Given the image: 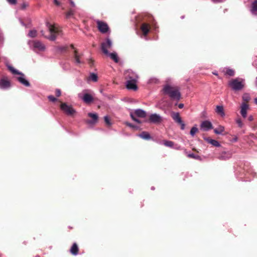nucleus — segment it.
Wrapping results in <instances>:
<instances>
[{
    "label": "nucleus",
    "mask_w": 257,
    "mask_h": 257,
    "mask_svg": "<svg viewBox=\"0 0 257 257\" xmlns=\"http://www.w3.org/2000/svg\"><path fill=\"white\" fill-rule=\"evenodd\" d=\"M41 33L42 34V35L43 36H44V31H43V30L41 31Z\"/></svg>",
    "instance_id": "obj_50"
},
{
    "label": "nucleus",
    "mask_w": 257,
    "mask_h": 257,
    "mask_svg": "<svg viewBox=\"0 0 257 257\" xmlns=\"http://www.w3.org/2000/svg\"><path fill=\"white\" fill-rule=\"evenodd\" d=\"M56 49V51L57 52H67L68 51V46L65 45V46H57Z\"/></svg>",
    "instance_id": "obj_24"
},
{
    "label": "nucleus",
    "mask_w": 257,
    "mask_h": 257,
    "mask_svg": "<svg viewBox=\"0 0 257 257\" xmlns=\"http://www.w3.org/2000/svg\"><path fill=\"white\" fill-rule=\"evenodd\" d=\"M107 55H109L110 58L113 60L115 63H118L119 61L118 57L116 53H109Z\"/></svg>",
    "instance_id": "obj_25"
},
{
    "label": "nucleus",
    "mask_w": 257,
    "mask_h": 257,
    "mask_svg": "<svg viewBox=\"0 0 257 257\" xmlns=\"http://www.w3.org/2000/svg\"><path fill=\"white\" fill-rule=\"evenodd\" d=\"M228 85L232 90L234 91H239L244 87V83L243 79L239 78H236L229 81L228 82Z\"/></svg>",
    "instance_id": "obj_2"
},
{
    "label": "nucleus",
    "mask_w": 257,
    "mask_h": 257,
    "mask_svg": "<svg viewBox=\"0 0 257 257\" xmlns=\"http://www.w3.org/2000/svg\"><path fill=\"white\" fill-rule=\"evenodd\" d=\"M9 70L14 74H18V75H21L22 76H24V74L22 73L21 72H20L17 70L15 69L13 67L11 66H8Z\"/></svg>",
    "instance_id": "obj_28"
},
{
    "label": "nucleus",
    "mask_w": 257,
    "mask_h": 257,
    "mask_svg": "<svg viewBox=\"0 0 257 257\" xmlns=\"http://www.w3.org/2000/svg\"><path fill=\"white\" fill-rule=\"evenodd\" d=\"M61 109L67 115L73 116L75 113V110L70 105H68L66 103L61 102Z\"/></svg>",
    "instance_id": "obj_4"
},
{
    "label": "nucleus",
    "mask_w": 257,
    "mask_h": 257,
    "mask_svg": "<svg viewBox=\"0 0 257 257\" xmlns=\"http://www.w3.org/2000/svg\"><path fill=\"white\" fill-rule=\"evenodd\" d=\"M243 100L246 101L245 103L247 102L249 100V98L248 96H243Z\"/></svg>",
    "instance_id": "obj_43"
},
{
    "label": "nucleus",
    "mask_w": 257,
    "mask_h": 257,
    "mask_svg": "<svg viewBox=\"0 0 257 257\" xmlns=\"http://www.w3.org/2000/svg\"><path fill=\"white\" fill-rule=\"evenodd\" d=\"M248 108V105L247 103L243 102L241 105L240 113L243 118H245L247 115V110Z\"/></svg>",
    "instance_id": "obj_18"
},
{
    "label": "nucleus",
    "mask_w": 257,
    "mask_h": 257,
    "mask_svg": "<svg viewBox=\"0 0 257 257\" xmlns=\"http://www.w3.org/2000/svg\"><path fill=\"white\" fill-rule=\"evenodd\" d=\"M7 1L10 4H12V5H15L17 3L16 0H7Z\"/></svg>",
    "instance_id": "obj_42"
},
{
    "label": "nucleus",
    "mask_w": 257,
    "mask_h": 257,
    "mask_svg": "<svg viewBox=\"0 0 257 257\" xmlns=\"http://www.w3.org/2000/svg\"><path fill=\"white\" fill-rule=\"evenodd\" d=\"M226 70L225 71V69L223 70V72L224 73L225 75H229L230 76H233L234 75V71L233 69L229 68H226Z\"/></svg>",
    "instance_id": "obj_26"
},
{
    "label": "nucleus",
    "mask_w": 257,
    "mask_h": 257,
    "mask_svg": "<svg viewBox=\"0 0 257 257\" xmlns=\"http://www.w3.org/2000/svg\"><path fill=\"white\" fill-rule=\"evenodd\" d=\"M139 136L145 140H150L151 139V136L149 134V133L147 132H143L140 134H139Z\"/></svg>",
    "instance_id": "obj_23"
},
{
    "label": "nucleus",
    "mask_w": 257,
    "mask_h": 257,
    "mask_svg": "<svg viewBox=\"0 0 257 257\" xmlns=\"http://www.w3.org/2000/svg\"><path fill=\"white\" fill-rule=\"evenodd\" d=\"M48 98L50 101L54 102L58 100V99L55 97H54L53 95H49L48 97Z\"/></svg>",
    "instance_id": "obj_38"
},
{
    "label": "nucleus",
    "mask_w": 257,
    "mask_h": 257,
    "mask_svg": "<svg viewBox=\"0 0 257 257\" xmlns=\"http://www.w3.org/2000/svg\"><path fill=\"white\" fill-rule=\"evenodd\" d=\"M171 116L173 120L177 123L181 125V129L184 130L185 124L182 120L181 117L178 112H172Z\"/></svg>",
    "instance_id": "obj_6"
},
{
    "label": "nucleus",
    "mask_w": 257,
    "mask_h": 257,
    "mask_svg": "<svg viewBox=\"0 0 257 257\" xmlns=\"http://www.w3.org/2000/svg\"><path fill=\"white\" fill-rule=\"evenodd\" d=\"M29 36L32 38H34L37 36V31L35 30H31L28 34Z\"/></svg>",
    "instance_id": "obj_33"
},
{
    "label": "nucleus",
    "mask_w": 257,
    "mask_h": 257,
    "mask_svg": "<svg viewBox=\"0 0 257 257\" xmlns=\"http://www.w3.org/2000/svg\"><path fill=\"white\" fill-rule=\"evenodd\" d=\"M135 115L141 118H144L146 116L147 114L146 112L143 110L138 109L135 111L134 113H131V118L136 122L138 123H140L141 122L139 119L135 117Z\"/></svg>",
    "instance_id": "obj_5"
},
{
    "label": "nucleus",
    "mask_w": 257,
    "mask_h": 257,
    "mask_svg": "<svg viewBox=\"0 0 257 257\" xmlns=\"http://www.w3.org/2000/svg\"><path fill=\"white\" fill-rule=\"evenodd\" d=\"M163 91L164 94L168 95L171 99L179 100L181 99L180 88L177 86L166 84L164 85Z\"/></svg>",
    "instance_id": "obj_1"
},
{
    "label": "nucleus",
    "mask_w": 257,
    "mask_h": 257,
    "mask_svg": "<svg viewBox=\"0 0 257 257\" xmlns=\"http://www.w3.org/2000/svg\"><path fill=\"white\" fill-rule=\"evenodd\" d=\"M17 80L21 83H22V84H23L24 85H25V86H30V84L29 83V82L25 78H24L23 77H22V76H20V77H17Z\"/></svg>",
    "instance_id": "obj_22"
},
{
    "label": "nucleus",
    "mask_w": 257,
    "mask_h": 257,
    "mask_svg": "<svg viewBox=\"0 0 257 257\" xmlns=\"http://www.w3.org/2000/svg\"><path fill=\"white\" fill-rule=\"evenodd\" d=\"M201 128L204 131H208L213 128L211 122L208 120H205L202 122L200 125Z\"/></svg>",
    "instance_id": "obj_13"
},
{
    "label": "nucleus",
    "mask_w": 257,
    "mask_h": 257,
    "mask_svg": "<svg viewBox=\"0 0 257 257\" xmlns=\"http://www.w3.org/2000/svg\"><path fill=\"white\" fill-rule=\"evenodd\" d=\"M162 119L161 117L157 114H151L149 119V121L150 122L154 123H159L162 121Z\"/></svg>",
    "instance_id": "obj_11"
},
{
    "label": "nucleus",
    "mask_w": 257,
    "mask_h": 257,
    "mask_svg": "<svg viewBox=\"0 0 257 257\" xmlns=\"http://www.w3.org/2000/svg\"><path fill=\"white\" fill-rule=\"evenodd\" d=\"M74 12L72 10H69L66 14V17L67 18H69L71 16L73 15Z\"/></svg>",
    "instance_id": "obj_37"
},
{
    "label": "nucleus",
    "mask_w": 257,
    "mask_h": 257,
    "mask_svg": "<svg viewBox=\"0 0 257 257\" xmlns=\"http://www.w3.org/2000/svg\"><path fill=\"white\" fill-rule=\"evenodd\" d=\"M83 101L86 104H89L93 102L94 99L92 96L87 93H84L82 97Z\"/></svg>",
    "instance_id": "obj_17"
},
{
    "label": "nucleus",
    "mask_w": 257,
    "mask_h": 257,
    "mask_svg": "<svg viewBox=\"0 0 257 257\" xmlns=\"http://www.w3.org/2000/svg\"><path fill=\"white\" fill-rule=\"evenodd\" d=\"M250 11L252 15L257 16V0H254L251 4Z\"/></svg>",
    "instance_id": "obj_19"
},
{
    "label": "nucleus",
    "mask_w": 257,
    "mask_h": 257,
    "mask_svg": "<svg viewBox=\"0 0 257 257\" xmlns=\"http://www.w3.org/2000/svg\"><path fill=\"white\" fill-rule=\"evenodd\" d=\"M112 46V43L110 40L108 38L106 39L105 42L101 43V49L103 53L105 55L108 54L107 49L110 48Z\"/></svg>",
    "instance_id": "obj_8"
},
{
    "label": "nucleus",
    "mask_w": 257,
    "mask_h": 257,
    "mask_svg": "<svg viewBox=\"0 0 257 257\" xmlns=\"http://www.w3.org/2000/svg\"><path fill=\"white\" fill-rule=\"evenodd\" d=\"M236 123L238 124V126L240 128H241L243 125V123L240 118L237 119L236 120Z\"/></svg>",
    "instance_id": "obj_39"
},
{
    "label": "nucleus",
    "mask_w": 257,
    "mask_h": 257,
    "mask_svg": "<svg viewBox=\"0 0 257 257\" xmlns=\"http://www.w3.org/2000/svg\"><path fill=\"white\" fill-rule=\"evenodd\" d=\"M187 157L190 158H192L197 160H200V157L198 155H195L194 154H189L187 155Z\"/></svg>",
    "instance_id": "obj_34"
},
{
    "label": "nucleus",
    "mask_w": 257,
    "mask_h": 257,
    "mask_svg": "<svg viewBox=\"0 0 257 257\" xmlns=\"http://www.w3.org/2000/svg\"><path fill=\"white\" fill-rule=\"evenodd\" d=\"M61 90L59 89H57L55 90V95H56V96L59 97L61 95Z\"/></svg>",
    "instance_id": "obj_40"
},
{
    "label": "nucleus",
    "mask_w": 257,
    "mask_h": 257,
    "mask_svg": "<svg viewBox=\"0 0 257 257\" xmlns=\"http://www.w3.org/2000/svg\"><path fill=\"white\" fill-rule=\"evenodd\" d=\"M70 46L72 49H74V50L75 49L73 44H71Z\"/></svg>",
    "instance_id": "obj_48"
},
{
    "label": "nucleus",
    "mask_w": 257,
    "mask_h": 257,
    "mask_svg": "<svg viewBox=\"0 0 257 257\" xmlns=\"http://www.w3.org/2000/svg\"><path fill=\"white\" fill-rule=\"evenodd\" d=\"M216 112L221 116H224L225 115L223 107L222 106L217 105L216 108Z\"/></svg>",
    "instance_id": "obj_27"
},
{
    "label": "nucleus",
    "mask_w": 257,
    "mask_h": 257,
    "mask_svg": "<svg viewBox=\"0 0 257 257\" xmlns=\"http://www.w3.org/2000/svg\"><path fill=\"white\" fill-rule=\"evenodd\" d=\"M11 86V81L8 77H3L0 80V88L2 89H7Z\"/></svg>",
    "instance_id": "obj_9"
},
{
    "label": "nucleus",
    "mask_w": 257,
    "mask_h": 257,
    "mask_svg": "<svg viewBox=\"0 0 257 257\" xmlns=\"http://www.w3.org/2000/svg\"><path fill=\"white\" fill-rule=\"evenodd\" d=\"M54 3L57 6H60V3L58 0H54Z\"/></svg>",
    "instance_id": "obj_44"
},
{
    "label": "nucleus",
    "mask_w": 257,
    "mask_h": 257,
    "mask_svg": "<svg viewBox=\"0 0 257 257\" xmlns=\"http://www.w3.org/2000/svg\"><path fill=\"white\" fill-rule=\"evenodd\" d=\"M69 1H70L71 6L72 7H74L75 6V3H74V2H73L72 0H69Z\"/></svg>",
    "instance_id": "obj_46"
},
{
    "label": "nucleus",
    "mask_w": 257,
    "mask_h": 257,
    "mask_svg": "<svg viewBox=\"0 0 257 257\" xmlns=\"http://www.w3.org/2000/svg\"><path fill=\"white\" fill-rule=\"evenodd\" d=\"M253 119V117L252 115H249L248 117V120L250 121H252Z\"/></svg>",
    "instance_id": "obj_45"
},
{
    "label": "nucleus",
    "mask_w": 257,
    "mask_h": 257,
    "mask_svg": "<svg viewBox=\"0 0 257 257\" xmlns=\"http://www.w3.org/2000/svg\"><path fill=\"white\" fill-rule=\"evenodd\" d=\"M213 74L214 75H216V76H217V75H218L217 73H216V72H213Z\"/></svg>",
    "instance_id": "obj_51"
},
{
    "label": "nucleus",
    "mask_w": 257,
    "mask_h": 257,
    "mask_svg": "<svg viewBox=\"0 0 257 257\" xmlns=\"http://www.w3.org/2000/svg\"><path fill=\"white\" fill-rule=\"evenodd\" d=\"M88 63L89 65H90V66L92 67L94 64V60L92 59H89Z\"/></svg>",
    "instance_id": "obj_41"
},
{
    "label": "nucleus",
    "mask_w": 257,
    "mask_h": 257,
    "mask_svg": "<svg viewBox=\"0 0 257 257\" xmlns=\"http://www.w3.org/2000/svg\"><path fill=\"white\" fill-rule=\"evenodd\" d=\"M127 125L128 126H130V127H134V125H132V124L130 123H127Z\"/></svg>",
    "instance_id": "obj_49"
},
{
    "label": "nucleus",
    "mask_w": 257,
    "mask_h": 257,
    "mask_svg": "<svg viewBox=\"0 0 257 257\" xmlns=\"http://www.w3.org/2000/svg\"><path fill=\"white\" fill-rule=\"evenodd\" d=\"M137 80H127L126 82V88L128 89L136 90L138 89L136 84Z\"/></svg>",
    "instance_id": "obj_14"
},
{
    "label": "nucleus",
    "mask_w": 257,
    "mask_h": 257,
    "mask_svg": "<svg viewBox=\"0 0 257 257\" xmlns=\"http://www.w3.org/2000/svg\"><path fill=\"white\" fill-rule=\"evenodd\" d=\"M73 56L75 63L77 64L81 63L80 58L81 55L78 53L77 49H75L73 52Z\"/></svg>",
    "instance_id": "obj_21"
},
{
    "label": "nucleus",
    "mask_w": 257,
    "mask_h": 257,
    "mask_svg": "<svg viewBox=\"0 0 257 257\" xmlns=\"http://www.w3.org/2000/svg\"><path fill=\"white\" fill-rule=\"evenodd\" d=\"M206 141L208 142V143L212 145L213 146H215V147H219L220 146V144L219 143V142L215 140H212V139L208 138L206 139Z\"/></svg>",
    "instance_id": "obj_30"
},
{
    "label": "nucleus",
    "mask_w": 257,
    "mask_h": 257,
    "mask_svg": "<svg viewBox=\"0 0 257 257\" xmlns=\"http://www.w3.org/2000/svg\"><path fill=\"white\" fill-rule=\"evenodd\" d=\"M193 150L194 151H196L197 152L196 150L195 149H194V148L193 149Z\"/></svg>",
    "instance_id": "obj_53"
},
{
    "label": "nucleus",
    "mask_w": 257,
    "mask_h": 257,
    "mask_svg": "<svg viewBox=\"0 0 257 257\" xmlns=\"http://www.w3.org/2000/svg\"><path fill=\"white\" fill-rule=\"evenodd\" d=\"M79 248L76 243H74L70 249V251L71 253L74 255H76L78 253Z\"/></svg>",
    "instance_id": "obj_20"
},
{
    "label": "nucleus",
    "mask_w": 257,
    "mask_h": 257,
    "mask_svg": "<svg viewBox=\"0 0 257 257\" xmlns=\"http://www.w3.org/2000/svg\"><path fill=\"white\" fill-rule=\"evenodd\" d=\"M33 46L34 48L37 49L40 51H44L45 49L44 45L39 41H33Z\"/></svg>",
    "instance_id": "obj_16"
},
{
    "label": "nucleus",
    "mask_w": 257,
    "mask_h": 257,
    "mask_svg": "<svg viewBox=\"0 0 257 257\" xmlns=\"http://www.w3.org/2000/svg\"><path fill=\"white\" fill-rule=\"evenodd\" d=\"M163 144L165 146L170 147V148H173L174 146V142H173L172 141H171L164 140V141H163Z\"/></svg>",
    "instance_id": "obj_32"
},
{
    "label": "nucleus",
    "mask_w": 257,
    "mask_h": 257,
    "mask_svg": "<svg viewBox=\"0 0 257 257\" xmlns=\"http://www.w3.org/2000/svg\"><path fill=\"white\" fill-rule=\"evenodd\" d=\"M88 116L92 118V120H88L87 122L89 124H95L97 122L98 116L96 113L89 112L88 113Z\"/></svg>",
    "instance_id": "obj_15"
},
{
    "label": "nucleus",
    "mask_w": 257,
    "mask_h": 257,
    "mask_svg": "<svg viewBox=\"0 0 257 257\" xmlns=\"http://www.w3.org/2000/svg\"><path fill=\"white\" fill-rule=\"evenodd\" d=\"M88 80H91L93 82H97L98 80V76L97 74L94 73H91L90 76L88 79Z\"/></svg>",
    "instance_id": "obj_31"
},
{
    "label": "nucleus",
    "mask_w": 257,
    "mask_h": 257,
    "mask_svg": "<svg viewBox=\"0 0 257 257\" xmlns=\"http://www.w3.org/2000/svg\"><path fill=\"white\" fill-rule=\"evenodd\" d=\"M151 27L150 24L144 23L141 25L140 29L142 31L144 36H146L150 32Z\"/></svg>",
    "instance_id": "obj_12"
},
{
    "label": "nucleus",
    "mask_w": 257,
    "mask_h": 257,
    "mask_svg": "<svg viewBox=\"0 0 257 257\" xmlns=\"http://www.w3.org/2000/svg\"><path fill=\"white\" fill-rule=\"evenodd\" d=\"M184 107V104L183 103H180L178 105V107L180 109L183 108Z\"/></svg>",
    "instance_id": "obj_47"
},
{
    "label": "nucleus",
    "mask_w": 257,
    "mask_h": 257,
    "mask_svg": "<svg viewBox=\"0 0 257 257\" xmlns=\"http://www.w3.org/2000/svg\"><path fill=\"white\" fill-rule=\"evenodd\" d=\"M104 122H105V124L107 126H110L111 125V123L110 122V120L109 117L107 116H104Z\"/></svg>",
    "instance_id": "obj_36"
},
{
    "label": "nucleus",
    "mask_w": 257,
    "mask_h": 257,
    "mask_svg": "<svg viewBox=\"0 0 257 257\" xmlns=\"http://www.w3.org/2000/svg\"><path fill=\"white\" fill-rule=\"evenodd\" d=\"M198 130L196 127H192L190 131V135L193 136L197 132Z\"/></svg>",
    "instance_id": "obj_35"
},
{
    "label": "nucleus",
    "mask_w": 257,
    "mask_h": 257,
    "mask_svg": "<svg viewBox=\"0 0 257 257\" xmlns=\"http://www.w3.org/2000/svg\"><path fill=\"white\" fill-rule=\"evenodd\" d=\"M96 23L97 28L101 33L104 34L107 33L109 30L108 26L106 23L98 20Z\"/></svg>",
    "instance_id": "obj_7"
},
{
    "label": "nucleus",
    "mask_w": 257,
    "mask_h": 257,
    "mask_svg": "<svg viewBox=\"0 0 257 257\" xmlns=\"http://www.w3.org/2000/svg\"><path fill=\"white\" fill-rule=\"evenodd\" d=\"M124 75L125 79L127 80H137L138 78V75L132 70H127L125 71Z\"/></svg>",
    "instance_id": "obj_10"
},
{
    "label": "nucleus",
    "mask_w": 257,
    "mask_h": 257,
    "mask_svg": "<svg viewBox=\"0 0 257 257\" xmlns=\"http://www.w3.org/2000/svg\"><path fill=\"white\" fill-rule=\"evenodd\" d=\"M47 26L48 28L49 31L50 33V36L47 38L50 40L54 41L56 39L58 35L59 34L60 31L58 29V28L55 26V25H53L49 23H47Z\"/></svg>",
    "instance_id": "obj_3"
},
{
    "label": "nucleus",
    "mask_w": 257,
    "mask_h": 257,
    "mask_svg": "<svg viewBox=\"0 0 257 257\" xmlns=\"http://www.w3.org/2000/svg\"><path fill=\"white\" fill-rule=\"evenodd\" d=\"M254 101H255V103L257 104V98H255L254 99Z\"/></svg>",
    "instance_id": "obj_52"
},
{
    "label": "nucleus",
    "mask_w": 257,
    "mask_h": 257,
    "mask_svg": "<svg viewBox=\"0 0 257 257\" xmlns=\"http://www.w3.org/2000/svg\"><path fill=\"white\" fill-rule=\"evenodd\" d=\"M224 131V127L222 125H219L218 127L214 130V132L215 134L219 135L222 134Z\"/></svg>",
    "instance_id": "obj_29"
}]
</instances>
